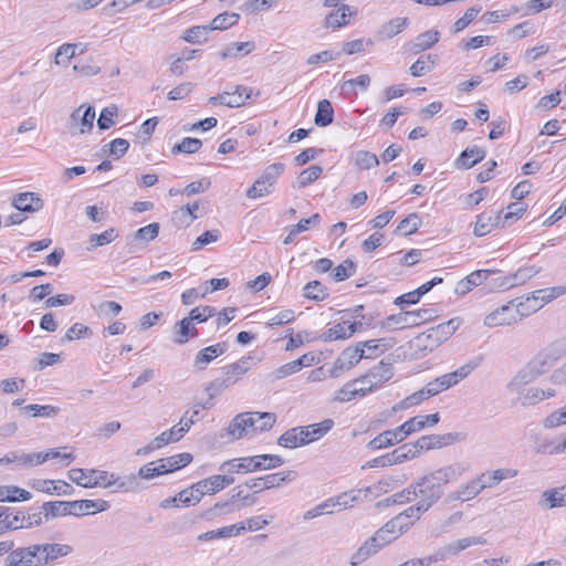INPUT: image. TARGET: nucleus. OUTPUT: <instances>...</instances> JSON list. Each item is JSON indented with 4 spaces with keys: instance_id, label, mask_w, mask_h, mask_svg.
Segmentation results:
<instances>
[{
    "instance_id": "obj_1",
    "label": "nucleus",
    "mask_w": 566,
    "mask_h": 566,
    "mask_svg": "<svg viewBox=\"0 0 566 566\" xmlns=\"http://www.w3.org/2000/svg\"><path fill=\"white\" fill-rule=\"evenodd\" d=\"M468 469L467 463L454 462L423 475L412 483L417 501L429 510L443 496L444 486L460 480Z\"/></svg>"
},
{
    "instance_id": "obj_2",
    "label": "nucleus",
    "mask_w": 566,
    "mask_h": 566,
    "mask_svg": "<svg viewBox=\"0 0 566 566\" xmlns=\"http://www.w3.org/2000/svg\"><path fill=\"white\" fill-rule=\"evenodd\" d=\"M440 421L438 412L427 416H416L395 429L380 432L367 443V448L376 451L396 446L406 440L410 434L419 432L427 427H433Z\"/></svg>"
},
{
    "instance_id": "obj_3",
    "label": "nucleus",
    "mask_w": 566,
    "mask_h": 566,
    "mask_svg": "<svg viewBox=\"0 0 566 566\" xmlns=\"http://www.w3.org/2000/svg\"><path fill=\"white\" fill-rule=\"evenodd\" d=\"M41 509L44 518L49 521L57 516H83L104 512L109 509V502L105 500L53 501L43 503Z\"/></svg>"
},
{
    "instance_id": "obj_4",
    "label": "nucleus",
    "mask_w": 566,
    "mask_h": 566,
    "mask_svg": "<svg viewBox=\"0 0 566 566\" xmlns=\"http://www.w3.org/2000/svg\"><path fill=\"white\" fill-rule=\"evenodd\" d=\"M234 482L230 474H216L193 483L190 488L178 493V500L181 505L190 506L198 504L206 494L212 495Z\"/></svg>"
},
{
    "instance_id": "obj_5",
    "label": "nucleus",
    "mask_w": 566,
    "mask_h": 566,
    "mask_svg": "<svg viewBox=\"0 0 566 566\" xmlns=\"http://www.w3.org/2000/svg\"><path fill=\"white\" fill-rule=\"evenodd\" d=\"M284 459L276 454H260L224 461L219 470L232 475L233 473H250L259 470H270L281 467Z\"/></svg>"
},
{
    "instance_id": "obj_6",
    "label": "nucleus",
    "mask_w": 566,
    "mask_h": 566,
    "mask_svg": "<svg viewBox=\"0 0 566 566\" xmlns=\"http://www.w3.org/2000/svg\"><path fill=\"white\" fill-rule=\"evenodd\" d=\"M434 317L432 308H419L415 311H406L399 314L389 315L380 322L384 329H402L406 327L418 326L421 323L431 321Z\"/></svg>"
},
{
    "instance_id": "obj_7",
    "label": "nucleus",
    "mask_w": 566,
    "mask_h": 566,
    "mask_svg": "<svg viewBox=\"0 0 566 566\" xmlns=\"http://www.w3.org/2000/svg\"><path fill=\"white\" fill-rule=\"evenodd\" d=\"M4 566H43L40 544L13 547L3 560Z\"/></svg>"
},
{
    "instance_id": "obj_8",
    "label": "nucleus",
    "mask_w": 566,
    "mask_h": 566,
    "mask_svg": "<svg viewBox=\"0 0 566 566\" xmlns=\"http://www.w3.org/2000/svg\"><path fill=\"white\" fill-rule=\"evenodd\" d=\"M364 358L369 359L371 355L366 354L363 347L359 346V343H357L356 346L345 348L329 369V376L333 378L339 377L344 371L349 370Z\"/></svg>"
},
{
    "instance_id": "obj_9",
    "label": "nucleus",
    "mask_w": 566,
    "mask_h": 566,
    "mask_svg": "<svg viewBox=\"0 0 566 566\" xmlns=\"http://www.w3.org/2000/svg\"><path fill=\"white\" fill-rule=\"evenodd\" d=\"M473 370V366L471 365H463L457 370L452 373L444 374L440 377H437L436 379L429 381L424 389L428 392L429 397H433L452 386L460 382L462 379L467 378Z\"/></svg>"
},
{
    "instance_id": "obj_10",
    "label": "nucleus",
    "mask_w": 566,
    "mask_h": 566,
    "mask_svg": "<svg viewBox=\"0 0 566 566\" xmlns=\"http://www.w3.org/2000/svg\"><path fill=\"white\" fill-rule=\"evenodd\" d=\"M544 361L534 359L520 369L515 376L507 384V389L511 392H520L522 389L533 381H535L544 371Z\"/></svg>"
},
{
    "instance_id": "obj_11",
    "label": "nucleus",
    "mask_w": 566,
    "mask_h": 566,
    "mask_svg": "<svg viewBox=\"0 0 566 566\" xmlns=\"http://www.w3.org/2000/svg\"><path fill=\"white\" fill-rule=\"evenodd\" d=\"M521 319L522 317L520 315L517 305L514 304V301H512L505 305L499 306L489 315H486L484 318V325L488 327H497L511 325Z\"/></svg>"
},
{
    "instance_id": "obj_12",
    "label": "nucleus",
    "mask_w": 566,
    "mask_h": 566,
    "mask_svg": "<svg viewBox=\"0 0 566 566\" xmlns=\"http://www.w3.org/2000/svg\"><path fill=\"white\" fill-rule=\"evenodd\" d=\"M252 90L238 85L233 92H223L209 98V103L213 105H224L228 107H240L251 97Z\"/></svg>"
},
{
    "instance_id": "obj_13",
    "label": "nucleus",
    "mask_w": 566,
    "mask_h": 566,
    "mask_svg": "<svg viewBox=\"0 0 566 566\" xmlns=\"http://www.w3.org/2000/svg\"><path fill=\"white\" fill-rule=\"evenodd\" d=\"M42 513L43 512H36L25 515L20 511L14 512L11 507H9L8 517L6 518L4 523L6 532L41 525Z\"/></svg>"
},
{
    "instance_id": "obj_14",
    "label": "nucleus",
    "mask_w": 566,
    "mask_h": 566,
    "mask_svg": "<svg viewBox=\"0 0 566 566\" xmlns=\"http://www.w3.org/2000/svg\"><path fill=\"white\" fill-rule=\"evenodd\" d=\"M464 440V434L461 432H449L444 434H427L418 439V447L423 451L432 449H441L450 444Z\"/></svg>"
},
{
    "instance_id": "obj_15",
    "label": "nucleus",
    "mask_w": 566,
    "mask_h": 566,
    "mask_svg": "<svg viewBox=\"0 0 566 566\" xmlns=\"http://www.w3.org/2000/svg\"><path fill=\"white\" fill-rule=\"evenodd\" d=\"M394 376L392 365L384 360L379 361L378 365L374 366L368 373L356 378L359 384L370 382L374 388L379 389L385 382L391 379Z\"/></svg>"
},
{
    "instance_id": "obj_16",
    "label": "nucleus",
    "mask_w": 566,
    "mask_h": 566,
    "mask_svg": "<svg viewBox=\"0 0 566 566\" xmlns=\"http://www.w3.org/2000/svg\"><path fill=\"white\" fill-rule=\"evenodd\" d=\"M228 349L226 342L217 343L200 349L193 359V368L198 371L205 370L208 365L213 361L217 357L221 356Z\"/></svg>"
},
{
    "instance_id": "obj_17",
    "label": "nucleus",
    "mask_w": 566,
    "mask_h": 566,
    "mask_svg": "<svg viewBox=\"0 0 566 566\" xmlns=\"http://www.w3.org/2000/svg\"><path fill=\"white\" fill-rule=\"evenodd\" d=\"M337 4L338 2L335 3L336 9L325 17L324 25L326 28L336 29L346 25L349 23V18L357 14L356 8H353L343 2L339 7Z\"/></svg>"
},
{
    "instance_id": "obj_18",
    "label": "nucleus",
    "mask_w": 566,
    "mask_h": 566,
    "mask_svg": "<svg viewBox=\"0 0 566 566\" xmlns=\"http://www.w3.org/2000/svg\"><path fill=\"white\" fill-rule=\"evenodd\" d=\"M31 488L39 492L57 495H71L74 492V488L71 484L61 480H33Z\"/></svg>"
},
{
    "instance_id": "obj_19",
    "label": "nucleus",
    "mask_w": 566,
    "mask_h": 566,
    "mask_svg": "<svg viewBox=\"0 0 566 566\" xmlns=\"http://www.w3.org/2000/svg\"><path fill=\"white\" fill-rule=\"evenodd\" d=\"M497 272L499 271L492 270H476L457 283L454 293L464 295L473 287L481 285L491 274H495Z\"/></svg>"
},
{
    "instance_id": "obj_20",
    "label": "nucleus",
    "mask_w": 566,
    "mask_h": 566,
    "mask_svg": "<svg viewBox=\"0 0 566 566\" xmlns=\"http://www.w3.org/2000/svg\"><path fill=\"white\" fill-rule=\"evenodd\" d=\"M409 344L410 348H412L419 357L424 356L428 352H432L441 345L438 338L432 335L431 328L418 334Z\"/></svg>"
},
{
    "instance_id": "obj_21",
    "label": "nucleus",
    "mask_w": 566,
    "mask_h": 566,
    "mask_svg": "<svg viewBox=\"0 0 566 566\" xmlns=\"http://www.w3.org/2000/svg\"><path fill=\"white\" fill-rule=\"evenodd\" d=\"M43 566L50 565L61 557H65L73 552V547L67 544L60 543H41L40 544Z\"/></svg>"
},
{
    "instance_id": "obj_22",
    "label": "nucleus",
    "mask_w": 566,
    "mask_h": 566,
    "mask_svg": "<svg viewBox=\"0 0 566 566\" xmlns=\"http://www.w3.org/2000/svg\"><path fill=\"white\" fill-rule=\"evenodd\" d=\"M483 490H484V485L480 484V482L475 478V479L469 481L468 483L462 484L455 491L451 492L448 495V501L449 502H455V501L468 502L470 500L475 499Z\"/></svg>"
},
{
    "instance_id": "obj_23",
    "label": "nucleus",
    "mask_w": 566,
    "mask_h": 566,
    "mask_svg": "<svg viewBox=\"0 0 566 566\" xmlns=\"http://www.w3.org/2000/svg\"><path fill=\"white\" fill-rule=\"evenodd\" d=\"M198 336V329L195 327L193 322L189 317H184L178 321L172 331V342L176 345H185L190 338Z\"/></svg>"
},
{
    "instance_id": "obj_24",
    "label": "nucleus",
    "mask_w": 566,
    "mask_h": 566,
    "mask_svg": "<svg viewBox=\"0 0 566 566\" xmlns=\"http://www.w3.org/2000/svg\"><path fill=\"white\" fill-rule=\"evenodd\" d=\"M12 206L20 212H35L42 209L43 200L34 192H21L14 196Z\"/></svg>"
},
{
    "instance_id": "obj_25",
    "label": "nucleus",
    "mask_w": 566,
    "mask_h": 566,
    "mask_svg": "<svg viewBox=\"0 0 566 566\" xmlns=\"http://www.w3.org/2000/svg\"><path fill=\"white\" fill-rule=\"evenodd\" d=\"M334 427L333 419H325L318 423L301 427V434L304 438V443L308 444L322 438Z\"/></svg>"
},
{
    "instance_id": "obj_26",
    "label": "nucleus",
    "mask_w": 566,
    "mask_h": 566,
    "mask_svg": "<svg viewBox=\"0 0 566 566\" xmlns=\"http://www.w3.org/2000/svg\"><path fill=\"white\" fill-rule=\"evenodd\" d=\"M537 273L538 270L534 266L521 268L514 274L501 279V282L496 284V286L507 290L515 285L525 283Z\"/></svg>"
},
{
    "instance_id": "obj_27",
    "label": "nucleus",
    "mask_w": 566,
    "mask_h": 566,
    "mask_svg": "<svg viewBox=\"0 0 566 566\" xmlns=\"http://www.w3.org/2000/svg\"><path fill=\"white\" fill-rule=\"evenodd\" d=\"M84 107V105H81L78 108L74 109L70 116V120L73 124H80L81 129L80 133H88L93 129L94 126V119H95V108L91 105H88L84 113L81 115V111Z\"/></svg>"
},
{
    "instance_id": "obj_28",
    "label": "nucleus",
    "mask_w": 566,
    "mask_h": 566,
    "mask_svg": "<svg viewBox=\"0 0 566 566\" xmlns=\"http://www.w3.org/2000/svg\"><path fill=\"white\" fill-rule=\"evenodd\" d=\"M517 474L516 470L512 469H497L492 472H483L479 476H476L480 484L486 488H493L497 485L500 482L506 479L514 478Z\"/></svg>"
},
{
    "instance_id": "obj_29",
    "label": "nucleus",
    "mask_w": 566,
    "mask_h": 566,
    "mask_svg": "<svg viewBox=\"0 0 566 566\" xmlns=\"http://www.w3.org/2000/svg\"><path fill=\"white\" fill-rule=\"evenodd\" d=\"M485 157V150L478 147H468L465 148L459 156V158L455 161V165L459 169H470L475 164L483 160Z\"/></svg>"
},
{
    "instance_id": "obj_30",
    "label": "nucleus",
    "mask_w": 566,
    "mask_h": 566,
    "mask_svg": "<svg viewBox=\"0 0 566 566\" xmlns=\"http://www.w3.org/2000/svg\"><path fill=\"white\" fill-rule=\"evenodd\" d=\"M409 24L408 18H395L384 23L376 33L377 41L388 40L402 32Z\"/></svg>"
},
{
    "instance_id": "obj_31",
    "label": "nucleus",
    "mask_w": 566,
    "mask_h": 566,
    "mask_svg": "<svg viewBox=\"0 0 566 566\" xmlns=\"http://www.w3.org/2000/svg\"><path fill=\"white\" fill-rule=\"evenodd\" d=\"M440 39V32L437 30H428L420 33L409 43L410 51L415 54L432 48Z\"/></svg>"
},
{
    "instance_id": "obj_32",
    "label": "nucleus",
    "mask_w": 566,
    "mask_h": 566,
    "mask_svg": "<svg viewBox=\"0 0 566 566\" xmlns=\"http://www.w3.org/2000/svg\"><path fill=\"white\" fill-rule=\"evenodd\" d=\"M486 544V539L482 536H470L457 539L454 542H451L443 547L447 557L454 556L459 554L460 552L473 546V545H484Z\"/></svg>"
},
{
    "instance_id": "obj_33",
    "label": "nucleus",
    "mask_w": 566,
    "mask_h": 566,
    "mask_svg": "<svg viewBox=\"0 0 566 566\" xmlns=\"http://www.w3.org/2000/svg\"><path fill=\"white\" fill-rule=\"evenodd\" d=\"M486 544V539L482 536H470L457 539L454 542H451L443 547L447 557L454 556L459 554L460 552L473 546V545H484Z\"/></svg>"
},
{
    "instance_id": "obj_34",
    "label": "nucleus",
    "mask_w": 566,
    "mask_h": 566,
    "mask_svg": "<svg viewBox=\"0 0 566 566\" xmlns=\"http://www.w3.org/2000/svg\"><path fill=\"white\" fill-rule=\"evenodd\" d=\"M248 416H253V419L251 420L253 423L249 424V431L250 432H262L270 430L275 421L276 416L272 412H243Z\"/></svg>"
},
{
    "instance_id": "obj_35",
    "label": "nucleus",
    "mask_w": 566,
    "mask_h": 566,
    "mask_svg": "<svg viewBox=\"0 0 566 566\" xmlns=\"http://www.w3.org/2000/svg\"><path fill=\"white\" fill-rule=\"evenodd\" d=\"M251 368V357H242L238 361L222 367L223 379L231 378L233 385Z\"/></svg>"
},
{
    "instance_id": "obj_36",
    "label": "nucleus",
    "mask_w": 566,
    "mask_h": 566,
    "mask_svg": "<svg viewBox=\"0 0 566 566\" xmlns=\"http://www.w3.org/2000/svg\"><path fill=\"white\" fill-rule=\"evenodd\" d=\"M394 345V338H379L359 342V346L363 347L366 354H370L371 358H374L377 355L384 354L385 352L389 350Z\"/></svg>"
},
{
    "instance_id": "obj_37",
    "label": "nucleus",
    "mask_w": 566,
    "mask_h": 566,
    "mask_svg": "<svg viewBox=\"0 0 566 566\" xmlns=\"http://www.w3.org/2000/svg\"><path fill=\"white\" fill-rule=\"evenodd\" d=\"M253 419V416H248L242 413L237 415L231 423L229 424L228 432L231 434L234 439H240L244 434H248L249 431V424L253 423L251 420Z\"/></svg>"
},
{
    "instance_id": "obj_38",
    "label": "nucleus",
    "mask_w": 566,
    "mask_h": 566,
    "mask_svg": "<svg viewBox=\"0 0 566 566\" xmlns=\"http://www.w3.org/2000/svg\"><path fill=\"white\" fill-rule=\"evenodd\" d=\"M542 497L547 509L566 506V484L560 488L546 490Z\"/></svg>"
},
{
    "instance_id": "obj_39",
    "label": "nucleus",
    "mask_w": 566,
    "mask_h": 566,
    "mask_svg": "<svg viewBox=\"0 0 566 566\" xmlns=\"http://www.w3.org/2000/svg\"><path fill=\"white\" fill-rule=\"evenodd\" d=\"M461 322V318L454 317L449 319L448 322L431 327L432 335H434L440 342V344H442L455 333V331L460 327Z\"/></svg>"
},
{
    "instance_id": "obj_40",
    "label": "nucleus",
    "mask_w": 566,
    "mask_h": 566,
    "mask_svg": "<svg viewBox=\"0 0 566 566\" xmlns=\"http://www.w3.org/2000/svg\"><path fill=\"white\" fill-rule=\"evenodd\" d=\"M254 49V43L247 42H234L228 44L220 53L219 56L221 60H226L228 57H239L249 54Z\"/></svg>"
},
{
    "instance_id": "obj_41",
    "label": "nucleus",
    "mask_w": 566,
    "mask_h": 566,
    "mask_svg": "<svg viewBox=\"0 0 566 566\" xmlns=\"http://www.w3.org/2000/svg\"><path fill=\"white\" fill-rule=\"evenodd\" d=\"M295 478L296 472L292 470L264 475L262 476L263 488H261L260 491L277 488L282 483L293 481Z\"/></svg>"
},
{
    "instance_id": "obj_42",
    "label": "nucleus",
    "mask_w": 566,
    "mask_h": 566,
    "mask_svg": "<svg viewBox=\"0 0 566 566\" xmlns=\"http://www.w3.org/2000/svg\"><path fill=\"white\" fill-rule=\"evenodd\" d=\"M334 109L328 99H321L317 104L314 123L319 127H326L333 123Z\"/></svg>"
},
{
    "instance_id": "obj_43",
    "label": "nucleus",
    "mask_w": 566,
    "mask_h": 566,
    "mask_svg": "<svg viewBox=\"0 0 566 566\" xmlns=\"http://www.w3.org/2000/svg\"><path fill=\"white\" fill-rule=\"evenodd\" d=\"M118 237L116 230L114 228H109L102 233L91 234L87 241L86 251L92 252L98 247H103L109 244Z\"/></svg>"
},
{
    "instance_id": "obj_44",
    "label": "nucleus",
    "mask_w": 566,
    "mask_h": 566,
    "mask_svg": "<svg viewBox=\"0 0 566 566\" xmlns=\"http://www.w3.org/2000/svg\"><path fill=\"white\" fill-rule=\"evenodd\" d=\"M279 446L294 449L301 446H305L304 438L301 434V427L292 428L285 431L277 440Z\"/></svg>"
},
{
    "instance_id": "obj_45",
    "label": "nucleus",
    "mask_w": 566,
    "mask_h": 566,
    "mask_svg": "<svg viewBox=\"0 0 566 566\" xmlns=\"http://www.w3.org/2000/svg\"><path fill=\"white\" fill-rule=\"evenodd\" d=\"M303 296L315 302H321L328 296V291L324 284L315 280L304 286Z\"/></svg>"
},
{
    "instance_id": "obj_46",
    "label": "nucleus",
    "mask_w": 566,
    "mask_h": 566,
    "mask_svg": "<svg viewBox=\"0 0 566 566\" xmlns=\"http://www.w3.org/2000/svg\"><path fill=\"white\" fill-rule=\"evenodd\" d=\"M159 228V223L154 222L138 229L134 234V242L140 244L142 247L147 245L158 235Z\"/></svg>"
},
{
    "instance_id": "obj_47",
    "label": "nucleus",
    "mask_w": 566,
    "mask_h": 566,
    "mask_svg": "<svg viewBox=\"0 0 566 566\" xmlns=\"http://www.w3.org/2000/svg\"><path fill=\"white\" fill-rule=\"evenodd\" d=\"M238 510V506L230 501L217 502L213 506L202 512L201 517L206 520H212L214 517L233 513Z\"/></svg>"
},
{
    "instance_id": "obj_48",
    "label": "nucleus",
    "mask_w": 566,
    "mask_h": 566,
    "mask_svg": "<svg viewBox=\"0 0 566 566\" xmlns=\"http://www.w3.org/2000/svg\"><path fill=\"white\" fill-rule=\"evenodd\" d=\"M353 160L359 170H367L379 165L378 157L367 150H358L354 153Z\"/></svg>"
},
{
    "instance_id": "obj_49",
    "label": "nucleus",
    "mask_w": 566,
    "mask_h": 566,
    "mask_svg": "<svg viewBox=\"0 0 566 566\" xmlns=\"http://www.w3.org/2000/svg\"><path fill=\"white\" fill-rule=\"evenodd\" d=\"M22 411L30 417H44L51 418L56 416L60 412L59 407L50 406V405H28L22 408Z\"/></svg>"
},
{
    "instance_id": "obj_50",
    "label": "nucleus",
    "mask_w": 566,
    "mask_h": 566,
    "mask_svg": "<svg viewBox=\"0 0 566 566\" xmlns=\"http://www.w3.org/2000/svg\"><path fill=\"white\" fill-rule=\"evenodd\" d=\"M192 461V454L188 452L175 454L168 458H163L161 462L165 464L167 469V473L179 470L186 465H188Z\"/></svg>"
},
{
    "instance_id": "obj_51",
    "label": "nucleus",
    "mask_w": 566,
    "mask_h": 566,
    "mask_svg": "<svg viewBox=\"0 0 566 566\" xmlns=\"http://www.w3.org/2000/svg\"><path fill=\"white\" fill-rule=\"evenodd\" d=\"M359 384L356 379L346 382L335 395V400L339 402H347L357 397H364L363 390H356L355 385Z\"/></svg>"
},
{
    "instance_id": "obj_52",
    "label": "nucleus",
    "mask_w": 566,
    "mask_h": 566,
    "mask_svg": "<svg viewBox=\"0 0 566 566\" xmlns=\"http://www.w3.org/2000/svg\"><path fill=\"white\" fill-rule=\"evenodd\" d=\"M420 224L421 218L419 217V214L410 213L403 220L400 221L395 232L401 235H409L417 232Z\"/></svg>"
},
{
    "instance_id": "obj_53",
    "label": "nucleus",
    "mask_w": 566,
    "mask_h": 566,
    "mask_svg": "<svg viewBox=\"0 0 566 566\" xmlns=\"http://www.w3.org/2000/svg\"><path fill=\"white\" fill-rule=\"evenodd\" d=\"M69 479L75 484L85 488L93 489V474H90L88 470L85 469H71L67 472Z\"/></svg>"
},
{
    "instance_id": "obj_54",
    "label": "nucleus",
    "mask_w": 566,
    "mask_h": 566,
    "mask_svg": "<svg viewBox=\"0 0 566 566\" xmlns=\"http://www.w3.org/2000/svg\"><path fill=\"white\" fill-rule=\"evenodd\" d=\"M430 398L428 392L426 391L424 387H422L420 390L415 391L413 394L407 396L405 399H402L400 402H398L392 410H405L410 407L417 406L421 403L423 400Z\"/></svg>"
},
{
    "instance_id": "obj_55",
    "label": "nucleus",
    "mask_w": 566,
    "mask_h": 566,
    "mask_svg": "<svg viewBox=\"0 0 566 566\" xmlns=\"http://www.w3.org/2000/svg\"><path fill=\"white\" fill-rule=\"evenodd\" d=\"M210 29L208 25H195L185 32L182 39L191 44H200L207 41Z\"/></svg>"
},
{
    "instance_id": "obj_56",
    "label": "nucleus",
    "mask_w": 566,
    "mask_h": 566,
    "mask_svg": "<svg viewBox=\"0 0 566 566\" xmlns=\"http://www.w3.org/2000/svg\"><path fill=\"white\" fill-rule=\"evenodd\" d=\"M166 473L167 469L165 468V464L161 462V459L143 465L138 471V475L145 480H149Z\"/></svg>"
},
{
    "instance_id": "obj_57",
    "label": "nucleus",
    "mask_w": 566,
    "mask_h": 566,
    "mask_svg": "<svg viewBox=\"0 0 566 566\" xmlns=\"http://www.w3.org/2000/svg\"><path fill=\"white\" fill-rule=\"evenodd\" d=\"M239 20L238 13L223 12L218 14L210 23L209 29L211 30H226L234 25Z\"/></svg>"
},
{
    "instance_id": "obj_58",
    "label": "nucleus",
    "mask_w": 566,
    "mask_h": 566,
    "mask_svg": "<svg viewBox=\"0 0 566 566\" xmlns=\"http://www.w3.org/2000/svg\"><path fill=\"white\" fill-rule=\"evenodd\" d=\"M323 172V168L318 165L310 166L308 168L301 171L297 177V184L300 188L307 187L319 178Z\"/></svg>"
},
{
    "instance_id": "obj_59",
    "label": "nucleus",
    "mask_w": 566,
    "mask_h": 566,
    "mask_svg": "<svg viewBox=\"0 0 566 566\" xmlns=\"http://www.w3.org/2000/svg\"><path fill=\"white\" fill-rule=\"evenodd\" d=\"M202 146V142L198 138L185 137L179 144H176L171 151L172 154H195Z\"/></svg>"
},
{
    "instance_id": "obj_60",
    "label": "nucleus",
    "mask_w": 566,
    "mask_h": 566,
    "mask_svg": "<svg viewBox=\"0 0 566 566\" xmlns=\"http://www.w3.org/2000/svg\"><path fill=\"white\" fill-rule=\"evenodd\" d=\"M516 305L522 318L543 307V303H541L537 297L535 298L533 292L526 296L525 301H520Z\"/></svg>"
},
{
    "instance_id": "obj_61",
    "label": "nucleus",
    "mask_w": 566,
    "mask_h": 566,
    "mask_svg": "<svg viewBox=\"0 0 566 566\" xmlns=\"http://www.w3.org/2000/svg\"><path fill=\"white\" fill-rule=\"evenodd\" d=\"M117 113L118 108L116 105L104 107L97 118V127L101 130H106L112 127L115 124L114 117L117 116Z\"/></svg>"
},
{
    "instance_id": "obj_62",
    "label": "nucleus",
    "mask_w": 566,
    "mask_h": 566,
    "mask_svg": "<svg viewBox=\"0 0 566 566\" xmlns=\"http://www.w3.org/2000/svg\"><path fill=\"white\" fill-rule=\"evenodd\" d=\"M535 295V298L544 304L555 300L556 297L564 295L566 293L565 286H554V287H547V289H541L533 292Z\"/></svg>"
},
{
    "instance_id": "obj_63",
    "label": "nucleus",
    "mask_w": 566,
    "mask_h": 566,
    "mask_svg": "<svg viewBox=\"0 0 566 566\" xmlns=\"http://www.w3.org/2000/svg\"><path fill=\"white\" fill-rule=\"evenodd\" d=\"M355 271L356 264L352 260L346 259L333 270L332 274L336 282H340L354 275Z\"/></svg>"
},
{
    "instance_id": "obj_64",
    "label": "nucleus",
    "mask_w": 566,
    "mask_h": 566,
    "mask_svg": "<svg viewBox=\"0 0 566 566\" xmlns=\"http://www.w3.org/2000/svg\"><path fill=\"white\" fill-rule=\"evenodd\" d=\"M566 424V409L565 406L554 412L549 413L543 420V426L545 429H554L559 426Z\"/></svg>"
}]
</instances>
